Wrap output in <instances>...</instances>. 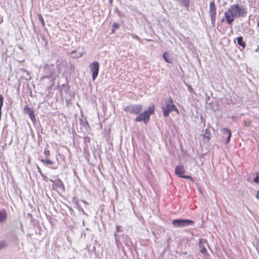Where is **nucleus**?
Segmentation results:
<instances>
[{
    "label": "nucleus",
    "mask_w": 259,
    "mask_h": 259,
    "mask_svg": "<svg viewBox=\"0 0 259 259\" xmlns=\"http://www.w3.org/2000/svg\"><path fill=\"white\" fill-rule=\"evenodd\" d=\"M133 37L135 38L138 39V37L137 35H134Z\"/></svg>",
    "instance_id": "obj_27"
},
{
    "label": "nucleus",
    "mask_w": 259,
    "mask_h": 259,
    "mask_svg": "<svg viewBox=\"0 0 259 259\" xmlns=\"http://www.w3.org/2000/svg\"><path fill=\"white\" fill-rule=\"evenodd\" d=\"M163 114L164 117H167L169 113L171 111H176L178 114L179 113L176 106L173 104V100L171 98H169L165 106L162 107Z\"/></svg>",
    "instance_id": "obj_3"
},
{
    "label": "nucleus",
    "mask_w": 259,
    "mask_h": 259,
    "mask_svg": "<svg viewBox=\"0 0 259 259\" xmlns=\"http://www.w3.org/2000/svg\"><path fill=\"white\" fill-rule=\"evenodd\" d=\"M185 168L183 166L179 165L176 167L175 172L179 177L185 179L191 180V177L189 176H184L183 174L185 172Z\"/></svg>",
    "instance_id": "obj_9"
},
{
    "label": "nucleus",
    "mask_w": 259,
    "mask_h": 259,
    "mask_svg": "<svg viewBox=\"0 0 259 259\" xmlns=\"http://www.w3.org/2000/svg\"><path fill=\"white\" fill-rule=\"evenodd\" d=\"M40 161L42 162H45L47 164H53L54 163L53 161L50 160V159H46V160H44V159H41L40 160Z\"/></svg>",
    "instance_id": "obj_17"
},
{
    "label": "nucleus",
    "mask_w": 259,
    "mask_h": 259,
    "mask_svg": "<svg viewBox=\"0 0 259 259\" xmlns=\"http://www.w3.org/2000/svg\"><path fill=\"white\" fill-rule=\"evenodd\" d=\"M44 154L46 156H48L50 155V151L48 149H45L44 150Z\"/></svg>",
    "instance_id": "obj_21"
},
{
    "label": "nucleus",
    "mask_w": 259,
    "mask_h": 259,
    "mask_svg": "<svg viewBox=\"0 0 259 259\" xmlns=\"http://www.w3.org/2000/svg\"><path fill=\"white\" fill-rule=\"evenodd\" d=\"M209 13L211 23L213 25H214L216 16V8L214 2H211L209 4Z\"/></svg>",
    "instance_id": "obj_7"
},
{
    "label": "nucleus",
    "mask_w": 259,
    "mask_h": 259,
    "mask_svg": "<svg viewBox=\"0 0 259 259\" xmlns=\"http://www.w3.org/2000/svg\"><path fill=\"white\" fill-rule=\"evenodd\" d=\"M38 19H39L40 23H41L42 26H44L45 25V21L42 18V15L41 14H38Z\"/></svg>",
    "instance_id": "obj_18"
},
{
    "label": "nucleus",
    "mask_w": 259,
    "mask_h": 259,
    "mask_svg": "<svg viewBox=\"0 0 259 259\" xmlns=\"http://www.w3.org/2000/svg\"><path fill=\"white\" fill-rule=\"evenodd\" d=\"M7 218V213L5 210L0 211V223L3 222Z\"/></svg>",
    "instance_id": "obj_14"
},
{
    "label": "nucleus",
    "mask_w": 259,
    "mask_h": 259,
    "mask_svg": "<svg viewBox=\"0 0 259 259\" xmlns=\"http://www.w3.org/2000/svg\"><path fill=\"white\" fill-rule=\"evenodd\" d=\"M207 245V241L205 239H200L199 241V251L204 255L205 257L207 255V250L206 246Z\"/></svg>",
    "instance_id": "obj_8"
},
{
    "label": "nucleus",
    "mask_w": 259,
    "mask_h": 259,
    "mask_svg": "<svg viewBox=\"0 0 259 259\" xmlns=\"http://www.w3.org/2000/svg\"><path fill=\"white\" fill-rule=\"evenodd\" d=\"M142 109V106L140 104L131 105L125 107L124 110L131 114H138L141 112Z\"/></svg>",
    "instance_id": "obj_5"
},
{
    "label": "nucleus",
    "mask_w": 259,
    "mask_h": 259,
    "mask_svg": "<svg viewBox=\"0 0 259 259\" xmlns=\"http://www.w3.org/2000/svg\"><path fill=\"white\" fill-rule=\"evenodd\" d=\"M25 112L28 114L31 119V120L33 122H35L36 119L35 117V115L34 112L32 109L28 108V107H26L24 109Z\"/></svg>",
    "instance_id": "obj_10"
},
{
    "label": "nucleus",
    "mask_w": 259,
    "mask_h": 259,
    "mask_svg": "<svg viewBox=\"0 0 259 259\" xmlns=\"http://www.w3.org/2000/svg\"><path fill=\"white\" fill-rule=\"evenodd\" d=\"M245 14V10L237 5L231 6L225 13L227 22L229 24L232 23L235 18L243 17Z\"/></svg>",
    "instance_id": "obj_1"
},
{
    "label": "nucleus",
    "mask_w": 259,
    "mask_h": 259,
    "mask_svg": "<svg viewBox=\"0 0 259 259\" xmlns=\"http://www.w3.org/2000/svg\"><path fill=\"white\" fill-rule=\"evenodd\" d=\"M90 68L92 72V78L94 80L97 77L99 70V64L95 61L90 64Z\"/></svg>",
    "instance_id": "obj_6"
},
{
    "label": "nucleus",
    "mask_w": 259,
    "mask_h": 259,
    "mask_svg": "<svg viewBox=\"0 0 259 259\" xmlns=\"http://www.w3.org/2000/svg\"><path fill=\"white\" fill-rule=\"evenodd\" d=\"M188 90L190 92H193V90L192 89V88L191 87V86H188Z\"/></svg>",
    "instance_id": "obj_23"
},
{
    "label": "nucleus",
    "mask_w": 259,
    "mask_h": 259,
    "mask_svg": "<svg viewBox=\"0 0 259 259\" xmlns=\"http://www.w3.org/2000/svg\"><path fill=\"white\" fill-rule=\"evenodd\" d=\"M3 22V17L0 16V24L2 23Z\"/></svg>",
    "instance_id": "obj_25"
},
{
    "label": "nucleus",
    "mask_w": 259,
    "mask_h": 259,
    "mask_svg": "<svg viewBox=\"0 0 259 259\" xmlns=\"http://www.w3.org/2000/svg\"><path fill=\"white\" fill-rule=\"evenodd\" d=\"M37 169H38V172H39L40 174H41V170H40V168H39L38 166L37 167Z\"/></svg>",
    "instance_id": "obj_26"
},
{
    "label": "nucleus",
    "mask_w": 259,
    "mask_h": 259,
    "mask_svg": "<svg viewBox=\"0 0 259 259\" xmlns=\"http://www.w3.org/2000/svg\"><path fill=\"white\" fill-rule=\"evenodd\" d=\"M84 52L82 51L81 52H78V53L76 54V51L75 50H74L71 52V54L73 58H78L81 57L83 56V55L84 54Z\"/></svg>",
    "instance_id": "obj_13"
},
{
    "label": "nucleus",
    "mask_w": 259,
    "mask_h": 259,
    "mask_svg": "<svg viewBox=\"0 0 259 259\" xmlns=\"http://www.w3.org/2000/svg\"><path fill=\"white\" fill-rule=\"evenodd\" d=\"M194 224V222L191 220L187 219H176L172 221V225L176 227H185L192 225Z\"/></svg>",
    "instance_id": "obj_4"
},
{
    "label": "nucleus",
    "mask_w": 259,
    "mask_h": 259,
    "mask_svg": "<svg viewBox=\"0 0 259 259\" xmlns=\"http://www.w3.org/2000/svg\"><path fill=\"white\" fill-rule=\"evenodd\" d=\"M7 246V244L4 241H0V250Z\"/></svg>",
    "instance_id": "obj_19"
},
{
    "label": "nucleus",
    "mask_w": 259,
    "mask_h": 259,
    "mask_svg": "<svg viewBox=\"0 0 259 259\" xmlns=\"http://www.w3.org/2000/svg\"><path fill=\"white\" fill-rule=\"evenodd\" d=\"M253 181L255 183L259 184V172L256 174V177L253 179Z\"/></svg>",
    "instance_id": "obj_20"
},
{
    "label": "nucleus",
    "mask_w": 259,
    "mask_h": 259,
    "mask_svg": "<svg viewBox=\"0 0 259 259\" xmlns=\"http://www.w3.org/2000/svg\"><path fill=\"white\" fill-rule=\"evenodd\" d=\"M163 58L165 62L169 63H172V59L170 58V55L168 52H166L163 53Z\"/></svg>",
    "instance_id": "obj_12"
},
{
    "label": "nucleus",
    "mask_w": 259,
    "mask_h": 259,
    "mask_svg": "<svg viewBox=\"0 0 259 259\" xmlns=\"http://www.w3.org/2000/svg\"><path fill=\"white\" fill-rule=\"evenodd\" d=\"M237 43L240 46H242L243 48H244L245 46V43L243 41V38L242 37H238L237 38Z\"/></svg>",
    "instance_id": "obj_16"
},
{
    "label": "nucleus",
    "mask_w": 259,
    "mask_h": 259,
    "mask_svg": "<svg viewBox=\"0 0 259 259\" xmlns=\"http://www.w3.org/2000/svg\"><path fill=\"white\" fill-rule=\"evenodd\" d=\"M210 131L208 128H206L205 131V133L203 134V137L204 139H206L208 141L210 139Z\"/></svg>",
    "instance_id": "obj_15"
},
{
    "label": "nucleus",
    "mask_w": 259,
    "mask_h": 259,
    "mask_svg": "<svg viewBox=\"0 0 259 259\" xmlns=\"http://www.w3.org/2000/svg\"><path fill=\"white\" fill-rule=\"evenodd\" d=\"M116 227L117 231H119V226H116Z\"/></svg>",
    "instance_id": "obj_28"
},
{
    "label": "nucleus",
    "mask_w": 259,
    "mask_h": 259,
    "mask_svg": "<svg viewBox=\"0 0 259 259\" xmlns=\"http://www.w3.org/2000/svg\"><path fill=\"white\" fill-rule=\"evenodd\" d=\"M154 110V105H150L147 110L144 111L143 113L140 114L135 119L137 122L143 121L144 123L147 124L149 120L151 115H152Z\"/></svg>",
    "instance_id": "obj_2"
},
{
    "label": "nucleus",
    "mask_w": 259,
    "mask_h": 259,
    "mask_svg": "<svg viewBox=\"0 0 259 259\" xmlns=\"http://www.w3.org/2000/svg\"><path fill=\"white\" fill-rule=\"evenodd\" d=\"M222 133L224 135H227L226 143L227 144L229 142L231 137V132L230 130L227 128H224L222 130Z\"/></svg>",
    "instance_id": "obj_11"
},
{
    "label": "nucleus",
    "mask_w": 259,
    "mask_h": 259,
    "mask_svg": "<svg viewBox=\"0 0 259 259\" xmlns=\"http://www.w3.org/2000/svg\"><path fill=\"white\" fill-rule=\"evenodd\" d=\"M256 197L257 199H259V191H257L256 192Z\"/></svg>",
    "instance_id": "obj_24"
},
{
    "label": "nucleus",
    "mask_w": 259,
    "mask_h": 259,
    "mask_svg": "<svg viewBox=\"0 0 259 259\" xmlns=\"http://www.w3.org/2000/svg\"><path fill=\"white\" fill-rule=\"evenodd\" d=\"M257 26L259 27V21L258 22Z\"/></svg>",
    "instance_id": "obj_29"
},
{
    "label": "nucleus",
    "mask_w": 259,
    "mask_h": 259,
    "mask_svg": "<svg viewBox=\"0 0 259 259\" xmlns=\"http://www.w3.org/2000/svg\"><path fill=\"white\" fill-rule=\"evenodd\" d=\"M112 27L114 29H118L119 27V24L118 23H114L112 25Z\"/></svg>",
    "instance_id": "obj_22"
}]
</instances>
